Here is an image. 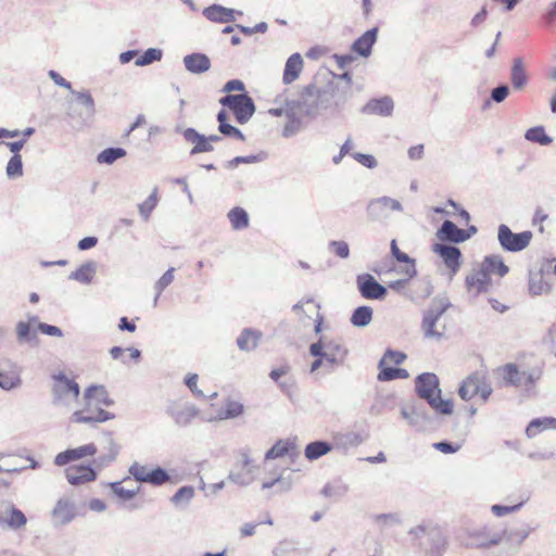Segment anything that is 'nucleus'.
<instances>
[{"instance_id":"nucleus-1","label":"nucleus","mask_w":556,"mask_h":556,"mask_svg":"<svg viewBox=\"0 0 556 556\" xmlns=\"http://www.w3.org/2000/svg\"><path fill=\"white\" fill-rule=\"evenodd\" d=\"M416 391L418 395L426 400L437 413L451 415L453 413V402L450 399L441 396L439 378L432 372H425L416 378Z\"/></svg>"},{"instance_id":"nucleus-2","label":"nucleus","mask_w":556,"mask_h":556,"mask_svg":"<svg viewBox=\"0 0 556 556\" xmlns=\"http://www.w3.org/2000/svg\"><path fill=\"white\" fill-rule=\"evenodd\" d=\"M52 380V405L60 409L72 410L79 400V384L62 372L54 375Z\"/></svg>"},{"instance_id":"nucleus-3","label":"nucleus","mask_w":556,"mask_h":556,"mask_svg":"<svg viewBox=\"0 0 556 556\" xmlns=\"http://www.w3.org/2000/svg\"><path fill=\"white\" fill-rule=\"evenodd\" d=\"M309 353L315 357H323L330 370L343 364L346 356L341 340L328 336H321L317 342L312 343Z\"/></svg>"},{"instance_id":"nucleus-4","label":"nucleus","mask_w":556,"mask_h":556,"mask_svg":"<svg viewBox=\"0 0 556 556\" xmlns=\"http://www.w3.org/2000/svg\"><path fill=\"white\" fill-rule=\"evenodd\" d=\"M78 406L72 409L70 421L72 424H85L93 425L98 422H104L114 418V415L97 406L90 399L78 400L76 403Z\"/></svg>"},{"instance_id":"nucleus-5","label":"nucleus","mask_w":556,"mask_h":556,"mask_svg":"<svg viewBox=\"0 0 556 556\" xmlns=\"http://www.w3.org/2000/svg\"><path fill=\"white\" fill-rule=\"evenodd\" d=\"M493 389L483 372H473L466 377L459 386L458 394L462 400L469 401L479 395L483 402H486L492 394Z\"/></svg>"},{"instance_id":"nucleus-6","label":"nucleus","mask_w":556,"mask_h":556,"mask_svg":"<svg viewBox=\"0 0 556 556\" xmlns=\"http://www.w3.org/2000/svg\"><path fill=\"white\" fill-rule=\"evenodd\" d=\"M497 239L503 250L509 252H519L525 250L531 242L532 232L527 230L514 233L510 228L504 224L500 225Z\"/></svg>"},{"instance_id":"nucleus-7","label":"nucleus","mask_w":556,"mask_h":556,"mask_svg":"<svg viewBox=\"0 0 556 556\" xmlns=\"http://www.w3.org/2000/svg\"><path fill=\"white\" fill-rule=\"evenodd\" d=\"M224 106H228L235 114L240 124L247 123L254 114L255 106L252 99L245 94H228L219 101Z\"/></svg>"},{"instance_id":"nucleus-8","label":"nucleus","mask_w":556,"mask_h":556,"mask_svg":"<svg viewBox=\"0 0 556 556\" xmlns=\"http://www.w3.org/2000/svg\"><path fill=\"white\" fill-rule=\"evenodd\" d=\"M167 415L178 427H188L192 421L200 417V409L187 401H174L166 409Z\"/></svg>"},{"instance_id":"nucleus-9","label":"nucleus","mask_w":556,"mask_h":556,"mask_svg":"<svg viewBox=\"0 0 556 556\" xmlns=\"http://www.w3.org/2000/svg\"><path fill=\"white\" fill-rule=\"evenodd\" d=\"M391 212H403V205L400 201L390 197L374 199L367 205V216L372 222L389 219Z\"/></svg>"},{"instance_id":"nucleus-10","label":"nucleus","mask_w":556,"mask_h":556,"mask_svg":"<svg viewBox=\"0 0 556 556\" xmlns=\"http://www.w3.org/2000/svg\"><path fill=\"white\" fill-rule=\"evenodd\" d=\"M447 305L442 301H433L432 306L426 313L422 320V329L426 337L439 339L443 336V326H439V320L445 312Z\"/></svg>"},{"instance_id":"nucleus-11","label":"nucleus","mask_w":556,"mask_h":556,"mask_svg":"<svg viewBox=\"0 0 556 556\" xmlns=\"http://www.w3.org/2000/svg\"><path fill=\"white\" fill-rule=\"evenodd\" d=\"M465 285L467 291L475 296L489 292L493 287L491 276L479 264L466 276Z\"/></svg>"},{"instance_id":"nucleus-12","label":"nucleus","mask_w":556,"mask_h":556,"mask_svg":"<svg viewBox=\"0 0 556 556\" xmlns=\"http://www.w3.org/2000/svg\"><path fill=\"white\" fill-rule=\"evenodd\" d=\"M76 516V504L68 496L60 497L51 511V520L55 527H62L72 522Z\"/></svg>"},{"instance_id":"nucleus-13","label":"nucleus","mask_w":556,"mask_h":556,"mask_svg":"<svg viewBox=\"0 0 556 556\" xmlns=\"http://www.w3.org/2000/svg\"><path fill=\"white\" fill-rule=\"evenodd\" d=\"M97 452L98 448L94 443H87L58 453L53 459V463L55 466L63 467L72 462L94 456Z\"/></svg>"},{"instance_id":"nucleus-14","label":"nucleus","mask_w":556,"mask_h":556,"mask_svg":"<svg viewBox=\"0 0 556 556\" xmlns=\"http://www.w3.org/2000/svg\"><path fill=\"white\" fill-rule=\"evenodd\" d=\"M244 413L243 404L236 399L227 397L224 400L222 406L215 412L204 418L207 422L224 421L240 417Z\"/></svg>"},{"instance_id":"nucleus-15","label":"nucleus","mask_w":556,"mask_h":556,"mask_svg":"<svg viewBox=\"0 0 556 556\" xmlns=\"http://www.w3.org/2000/svg\"><path fill=\"white\" fill-rule=\"evenodd\" d=\"M293 486V475L287 467L277 470L275 479H263V490H274V494H283L289 492Z\"/></svg>"},{"instance_id":"nucleus-16","label":"nucleus","mask_w":556,"mask_h":556,"mask_svg":"<svg viewBox=\"0 0 556 556\" xmlns=\"http://www.w3.org/2000/svg\"><path fill=\"white\" fill-rule=\"evenodd\" d=\"M356 281L358 290L365 299L382 300L387 294V288L369 274L359 275Z\"/></svg>"},{"instance_id":"nucleus-17","label":"nucleus","mask_w":556,"mask_h":556,"mask_svg":"<svg viewBox=\"0 0 556 556\" xmlns=\"http://www.w3.org/2000/svg\"><path fill=\"white\" fill-rule=\"evenodd\" d=\"M258 467L247 455L242 456L241 468L237 471H231L228 480L239 485H249L257 477Z\"/></svg>"},{"instance_id":"nucleus-18","label":"nucleus","mask_w":556,"mask_h":556,"mask_svg":"<svg viewBox=\"0 0 556 556\" xmlns=\"http://www.w3.org/2000/svg\"><path fill=\"white\" fill-rule=\"evenodd\" d=\"M65 478L71 485H81L94 481L97 472L89 465L70 466L65 469Z\"/></svg>"},{"instance_id":"nucleus-19","label":"nucleus","mask_w":556,"mask_h":556,"mask_svg":"<svg viewBox=\"0 0 556 556\" xmlns=\"http://www.w3.org/2000/svg\"><path fill=\"white\" fill-rule=\"evenodd\" d=\"M432 251L438 254L444 264L451 269L452 275H455L460 267V251L458 248L443 243H435Z\"/></svg>"},{"instance_id":"nucleus-20","label":"nucleus","mask_w":556,"mask_h":556,"mask_svg":"<svg viewBox=\"0 0 556 556\" xmlns=\"http://www.w3.org/2000/svg\"><path fill=\"white\" fill-rule=\"evenodd\" d=\"M103 442H104V450L102 454H100L94 460L93 464L96 468L102 469L106 466H109L111 463H113L118 453H119V446L114 440L112 433H105L103 435Z\"/></svg>"},{"instance_id":"nucleus-21","label":"nucleus","mask_w":556,"mask_h":556,"mask_svg":"<svg viewBox=\"0 0 556 556\" xmlns=\"http://www.w3.org/2000/svg\"><path fill=\"white\" fill-rule=\"evenodd\" d=\"M437 236L441 240L460 243L470 238L468 231L458 228L453 222L445 220L438 230Z\"/></svg>"},{"instance_id":"nucleus-22","label":"nucleus","mask_w":556,"mask_h":556,"mask_svg":"<svg viewBox=\"0 0 556 556\" xmlns=\"http://www.w3.org/2000/svg\"><path fill=\"white\" fill-rule=\"evenodd\" d=\"M263 333L253 328H244L237 338V346L242 352H252L257 349Z\"/></svg>"},{"instance_id":"nucleus-23","label":"nucleus","mask_w":556,"mask_h":556,"mask_svg":"<svg viewBox=\"0 0 556 556\" xmlns=\"http://www.w3.org/2000/svg\"><path fill=\"white\" fill-rule=\"evenodd\" d=\"M304 62L300 53L290 55L285 64L282 81L285 85H290L295 81L303 71Z\"/></svg>"},{"instance_id":"nucleus-24","label":"nucleus","mask_w":556,"mask_h":556,"mask_svg":"<svg viewBox=\"0 0 556 556\" xmlns=\"http://www.w3.org/2000/svg\"><path fill=\"white\" fill-rule=\"evenodd\" d=\"M378 28L374 27L365 31L354 41L352 50L361 56L368 58L371 54V48L377 41Z\"/></svg>"},{"instance_id":"nucleus-25","label":"nucleus","mask_w":556,"mask_h":556,"mask_svg":"<svg viewBox=\"0 0 556 556\" xmlns=\"http://www.w3.org/2000/svg\"><path fill=\"white\" fill-rule=\"evenodd\" d=\"M3 522L1 527L20 529L26 525V517L20 509L10 504H2Z\"/></svg>"},{"instance_id":"nucleus-26","label":"nucleus","mask_w":556,"mask_h":556,"mask_svg":"<svg viewBox=\"0 0 556 556\" xmlns=\"http://www.w3.org/2000/svg\"><path fill=\"white\" fill-rule=\"evenodd\" d=\"M501 540L498 534L488 535L485 530H475L469 532L465 544L471 547H491L500 544Z\"/></svg>"},{"instance_id":"nucleus-27","label":"nucleus","mask_w":556,"mask_h":556,"mask_svg":"<svg viewBox=\"0 0 556 556\" xmlns=\"http://www.w3.org/2000/svg\"><path fill=\"white\" fill-rule=\"evenodd\" d=\"M184 64L188 72L192 74H202L210 70L211 61L203 53H191L184 58Z\"/></svg>"},{"instance_id":"nucleus-28","label":"nucleus","mask_w":556,"mask_h":556,"mask_svg":"<svg viewBox=\"0 0 556 556\" xmlns=\"http://www.w3.org/2000/svg\"><path fill=\"white\" fill-rule=\"evenodd\" d=\"M97 269L98 264L94 261L85 262L76 270L70 274L68 279L83 285H89L92 282Z\"/></svg>"},{"instance_id":"nucleus-29","label":"nucleus","mask_w":556,"mask_h":556,"mask_svg":"<svg viewBox=\"0 0 556 556\" xmlns=\"http://www.w3.org/2000/svg\"><path fill=\"white\" fill-rule=\"evenodd\" d=\"M479 265L490 275H496L498 277H504L509 268L505 265L502 256L500 255H489L485 256L484 260L479 263Z\"/></svg>"},{"instance_id":"nucleus-30","label":"nucleus","mask_w":556,"mask_h":556,"mask_svg":"<svg viewBox=\"0 0 556 556\" xmlns=\"http://www.w3.org/2000/svg\"><path fill=\"white\" fill-rule=\"evenodd\" d=\"M394 103L390 97L370 100L364 111L368 114H376L380 116H390L393 112Z\"/></svg>"},{"instance_id":"nucleus-31","label":"nucleus","mask_w":556,"mask_h":556,"mask_svg":"<svg viewBox=\"0 0 556 556\" xmlns=\"http://www.w3.org/2000/svg\"><path fill=\"white\" fill-rule=\"evenodd\" d=\"M203 15L212 22L228 23L235 21V10L217 4L205 8Z\"/></svg>"},{"instance_id":"nucleus-32","label":"nucleus","mask_w":556,"mask_h":556,"mask_svg":"<svg viewBox=\"0 0 556 556\" xmlns=\"http://www.w3.org/2000/svg\"><path fill=\"white\" fill-rule=\"evenodd\" d=\"M84 399H90L97 406L103 408L104 406H111L113 401L109 397V394L103 386H90L84 391Z\"/></svg>"},{"instance_id":"nucleus-33","label":"nucleus","mask_w":556,"mask_h":556,"mask_svg":"<svg viewBox=\"0 0 556 556\" xmlns=\"http://www.w3.org/2000/svg\"><path fill=\"white\" fill-rule=\"evenodd\" d=\"M503 379L515 387H526L525 370H520L515 364H506L501 369Z\"/></svg>"},{"instance_id":"nucleus-34","label":"nucleus","mask_w":556,"mask_h":556,"mask_svg":"<svg viewBox=\"0 0 556 556\" xmlns=\"http://www.w3.org/2000/svg\"><path fill=\"white\" fill-rule=\"evenodd\" d=\"M227 218L230 223L231 228L236 231L244 230L250 225V217L248 212L240 206L231 208L227 213Z\"/></svg>"},{"instance_id":"nucleus-35","label":"nucleus","mask_w":556,"mask_h":556,"mask_svg":"<svg viewBox=\"0 0 556 556\" xmlns=\"http://www.w3.org/2000/svg\"><path fill=\"white\" fill-rule=\"evenodd\" d=\"M194 488L185 485L176 491L172 496L170 502L177 509H186L194 498Z\"/></svg>"},{"instance_id":"nucleus-36","label":"nucleus","mask_w":556,"mask_h":556,"mask_svg":"<svg viewBox=\"0 0 556 556\" xmlns=\"http://www.w3.org/2000/svg\"><path fill=\"white\" fill-rule=\"evenodd\" d=\"M546 429L556 430V418L544 417V418L533 419L528 425V427L526 429V434L528 438H534L541 431L546 430Z\"/></svg>"},{"instance_id":"nucleus-37","label":"nucleus","mask_w":556,"mask_h":556,"mask_svg":"<svg viewBox=\"0 0 556 556\" xmlns=\"http://www.w3.org/2000/svg\"><path fill=\"white\" fill-rule=\"evenodd\" d=\"M551 286L545 281L542 271H531L529 276V292L532 295L548 293Z\"/></svg>"},{"instance_id":"nucleus-38","label":"nucleus","mask_w":556,"mask_h":556,"mask_svg":"<svg viewBox=\"0 0 556 556\" xmlns=\"http://www.w3.org/2000/svg\"><path fill=\"white\" fill-rule=\"evenodd\" d=\"M332 450V445L325 441H315L306 445L304 455L308 460H316L328 454Z\"/></svg>"},{"instance_id":"nucleus-39","label":"nucleus","mask_w":556,"mask_h":556,"mask_svg":"<svg viewBox=\"0 0 556 556\" xmlns=\"http://www.w3.org/2000/svg\"><path fill=\"white\" fill-rule=\"evenodd\" d=\"M372 308L369 307V306H359L357 307L352 316H351V324L354 326V327H357V328H364L366 326H368L371 320H372Z\"/></svg>"},{"instance_id":"nucleus-40","label":"nucleus","mask_w":556,"mask_h":556,"mask_svg":"<svg viewBox=\"0 0 556 556\" xmlns=\"http://www.w3.org/2000/svg\"><path fill=\"white\" fill-rule=\"evenodd\" d=\"M5 175L10 180L20 179L24 175L22 155H12L5 166Z\"/></svg>"},{"instance_id":"nucleus-41","label":"nucleus","mask_w":556,"mask_h":556,"mask_svg":"<svg viewBox=\"0 0 556 556\" xmlns=\"http://www.w3.org/2000/svg\"><path fill=\"white\" fill-rule=\"evenodd\" d=\"M333 441L334 446L341 450H348L350 447L357 446L362 442L359 435L354 432L337 433L333 437Z\"/></svg>"},{"instance_id":"nucleus-42","label":"nucleus","mask_w":556,"mask_h":556,"mask_svg":"<svg viewBox=\"0 0 556 556\" xmlns=\"http://www.w3.org/2000/svg\"><path fill=\"white\" fill-rule=\"evenodd\" d=\"M15 332L16 340L21 344L29 343L37 337L36 329H33L30 323H26L25 320H20L16 324Z\"/></svg>"},{"instance_id":"nucleus-43","label":"nucleus","mask_w":556,"mask_h":556,"mask_svg":"<svg viewBox=\"0 0 556 556\" xmlns=\"http://www.w3.org/2000/svg\"><path fill=\"white\" fill-rule=\"evenodd\" d=\"M511 84L516 89H521L527 84V75L520 59L514 61L511 68Z\"/></svg>"},{"instance_id":"nucleus-44","label":"nucleus","mask_w":556,"mask_h":556,"mask_svg":"<svg viewBox=\"0 0 556 556\" xmlns=\"http://www.w3.org/2000/svg\"><path fill=\"white\" fill-rule=\"evenodd\" d=\"M175 268L170 267L168 268L162 277L155 282L154 290H155V298L153 300V305L156 306L157 300L162 292L174 281L175 279Z\"/></svg>"},{"instance_id":"nucleus-45","label":"nucleus","mask_w":556,"mask_h":556,"mask_svg":"<svg viewBox=\"0 0 556 556\" xmlns=\"http://www.w3.org/2000/svg\"><path fill=\"white\" fill-rule=\"evenodd\" d=\"M110 488L114 495H116L122 501H129L137 495L140 488L135 485L134 488H126L123 485V482H112L110 483Z\"/></svg>"},{"instance_id":"nucleus-46","label":"nucleus","mask_w":556,"mask_h":556,"mask_svg":"<svg viewBox=\"0 0 556 556\" xmlns=\"http://www.w3.org/2000/svg\"><path fill=\"white\" fill-rule=\"evenodd\" d=\"M125 155L126 151L122 148H108L98 154L97 161L100 164H113L116 160Z\"/></svg>"},{"instance_id":"nucleus-47","label":"nucleus","mask_w":556,"mask_h":556,"mask_svg":"<svg viewBox=\"0 0 556 556\" xmlns=\"http://www.w3.org/2000/svg\"><path fill=\"white\" fill-rule=\"evenodd\" d=\"M109 353L113 359H118L123 364H127L126 353H128L129 357L134 361H138L141 354L136 348L123 349L119 346H113Z\"/></svg>"},{"instance_id":"nucleus-48","label":"nucleus","mask_w":556,"mask_h":556,"mask_svg":"<svg viewBox=\"0 0 556 556\" xmlns=\"http://www.w3.org/2000/svg\"><path fill=\"white\" fill-rule=\"evenodd\" d=\"M163 52L161 49L157 48H149L143 52L141 56H139L135 64L137 66H146L153 62L160 61L162 59Z\"/></svg>"},{"instance_id":"nucleus-49","label":"nucleus","mask_w":556,"mask_h":556,"mask_svg":"<svg viewBox=\"0 0 556 556\" xmlns=\"http://www.w3.org/2000/svg\"><path fill=\"white\" fill-rule=\"evenodd\" d=\"M157 203V189L154 188L148 199L139 205V213L144 220L150 218V215Z\"/></svg>"},{"instance_id":"nucleus-50","label":"nucleus","mask_w":556,"mask_h":556,"mask_svg":"<svg viewBox=\"0 0 556 556\" xmlns=\"http://www.w3.org/2000/svg\"><path fill=\"white\" fill-rule=\"evenodd\" d=\"M526 139L529 141L538 142L542 146L549 144L552 142L551 137H548L542 127H533L527 130Z\"/></svg>"},{"instance_id":"nucleus-51","label":"nucleus","mask_w":556,"mask_h":556,"mask_svg":"<svg viewBox=\"0 0 556 556\" xmlns=\"http://www.w3.org/2000/svg\"><path fill=\"white\" fill-rule=\"evenodd\" d=\"M169 481V475L161 467L152 468L149 471L146 483L162 485Z\"/></svg>"},{"instance_id":"nucleus-52","label":"nucleus","mask_w":556,"mask_h":556,"mask_svg":"<svg viewBox=\"0 0 556 556\" xmlns=\"http://www.w3.org/2000/svg\"><path fill=\"white\" fill-rule=\"evenodd\" d=\"M418 292L415 294H410L409 298L412 300H425L429 298L432 293V285L430 279L424 278L417 281Z\"/></svg>"},{"instance_id":"nucleus-53","label":"nucleus","mask_w":556,"mask_h":556,"mask_svg":"<svg viewBox=\"0 0 556 556\" xmlns=\"http://www.w3.org/2000/svg\"><path fill=\"white\" fill-rule=\"evenodd\" d=\"M128 471L135 478L136 481L146 483L147 478L149 476L150 468L146 465L138 463V462H135L130 465Z\"/></svg>"},{"instance_id":"nucleus-54","label":"nucleus","mask_w":556,"mask_h":556,"mask_svg":"<svg viewBox=\"0 0 556 556\" xmlns=\"http://www.w3.org/2000/svg\"><path fill=\"white\" fill-rule=\"evenodd\" d=\"M328 250L340 258H348L350 255L349 244L343 240H332L328 243Z\"/></svg>"},{"instance_id":"nucleus-55","label":"nucleus","mask_w":556,"mask_h":556,"mask_svg":"<svg viewBox=\"0 0 556 556\" xmlns=\"http://www.w3.org/2000/svg\"><path fill=\"white\" fill-rule=\"evenodd\" d=\"M288 453V443L285 441H278L273 445L265 454V463H269L271 459H276L285 456Z\"/></svg>"},{"instance_id":"nucleus-56","label":"nucleus","mask_w":556,"mask_h":556,"mask_svg":"<svg viewBox=\"0 0 556 556\" xmlns=\"http://www.w3.org/2000/svg\"><path fill=\"white\" fill-rule=\"evenodd\" d=\"M401 416L412 427H417L421 419L420 414L417 412V409L413 405L403 406L401 408Z\"/></svg>"},{"instance_id":"nucleus-57","label":"nucleus","mask_w":556,"mask_h":556,"mask_svg":"<svg viewBox=\"0 0 556 556\" xmlns=\"http://www.w3.org/2000/svg\"><path fill=\"white\" fill-rule=\"evenodd\" d=\"M72 93L75 94L77 102L87 109L88 114L93 115L94 101H93L90 92H88V91L76 92V91L72 90Z\"/></svg>"},{"instance_id":"nucleus-58","label":"nucleus","mask_w":556,"mask_h":556,"mask_svg":"<svg viewBox=\"0 0 556 556\" xmlns=\"http://www.w3.org/2000/svg\"><path fill=\"white\" fill-rule=\"evenodd\" d=\"M405 358H406V355L404 353L388 350L384 353L383 357L380 359V366L392 365V364L400 365L404 362Z\"/></svg>"},{"instance_id":"nucleus-59","label":"nucleus","mask_w":556,"mask_h":556,"mask_svg":"<svg viewBox=\"0 0 556 556\" xmlns=\"http://www.w3.org/2000/svg\"><path fill=\"white\" fill-rule=\"evenodd\" d=\"M543 366L536 365L525 370L526 387L538 382L543 376Z\"/></svg>"},{"instance_id":"nucleus-60","label":"nucleus","mask_w":556,"mask_h":556,"mask_svg":"<svg viewBox=\"0 0 556 556\" xmlns=\"http://www.w3.org/2000/svg\"><path fill=\"white\" fill-rule=\"evenodd\" d=\"M352 156L356 162H358L366 168L372 169V168H376L378 165L376 157L371 154L356 152V153H353Z\"/></svg>"},{"instance_id":"nucleus-61","label":"nucleus","mask_w":556,"mask_h":556,"mask_svg":"<svg viewBox=\"0 0 556 556\" xmlns=\"http://www.w3.org/2000/svg\"><path fill=\"white\" fill-rule=\"evenodd\" d=\"M198 380L199 376L197 374H188L185 383L197 397H205L203 391L198 388Z\"/></svg>"},{"instance_id":"nucleus-62","label":"nucleus","mask_w":556,"mask_h":556,"mask_svg":"<svg viewBox=\"0 0 556 556\" xmlns=\"http://www.w3.org/2000/svg\"><path fill=\"white\" fill-rule=\"evenodd\" d=\"M21 383L20 379L13 376H10L4 372H0V388L3 390H12L18 387Z\"/></svg>"},{"instance_id":"nucleus-63","label":"nucleus","mask_w":556,"mask_h":556,"mask_svg":"<svg viewBox=\"0 0 556 556\" xmlns=\"http://www.w3.org/2000/svg\"><path fill=\"white\" fill-rule=\"evenodd\" d=\"M397 273L403 276V279H407V281H409L417 275L415 260L410 261V263H404V266H401L397 269Z\"/></svg>"},{"instance_id":"nucleus-64","label":"nucleus","mask_w":556,"mask_h":556,"mask_svg":"<svg viewBox=\"0 0 556 556\" xmlns=\"http://www.w3.org/2000/svg\"><path fill=\"white\" fill-rule=\"evenodd\" d=\"M379 368H380V371L378 374V379L380 381H391V380L397 379L396 378V374H397L396 368L391 367V365H384V366L379 365Z\"/></svg>"}]
</instances>
